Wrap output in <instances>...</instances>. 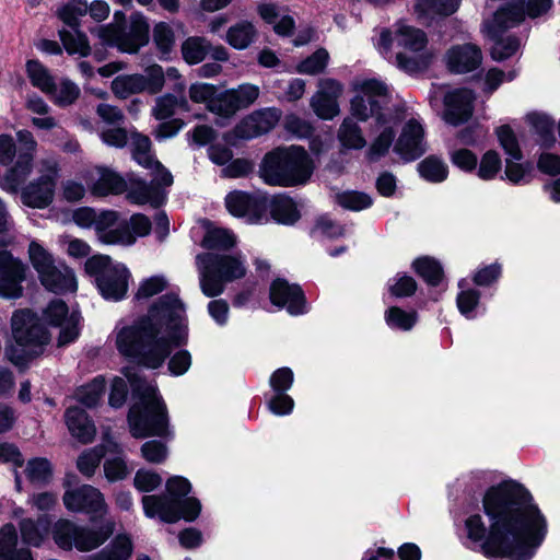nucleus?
<instances>
[{"label":"nucleus","instance_id":"f257e3e1","mask_svg":"<svg viewBox=\"0 0 560 560\" xmlns=\"http://www.w3.org/2000/svg\"><path fill=\"white\" fill-rule=\"evenodd\" d=\"M482 509L489 520L469 515L464 523L466 545L488 558L529 560L542 544L548 524L521 483L508 480L490 487L482 498Z\"/></svg>","mask_w":560,"mask_h":560},{"label":"nucleus","instance_id":"f03ea898","mask_svg":"<svg viewBox=\"0 0 560 560\" xmlns=\"http://www.w3.org/2000/svg\"><path fill=\"white\" fill-rule=\"evenodd\" d=\"M114 334L119 353L147 368L156 369L164 363L173 347L188 340L185 306L174 293L162 295L147 316L132 325L117 326Z\"/></svg>","mask_w":560,"mask_h":560},{"label":"nucleus","instance_id":"7ed1b4c3","mask_svg":"<svg viewBox=\"0 0 560 560\" xmlns=\"http://www.w3.org/2000/svg\"><path fill=\"white\" fill-rule=\"evenodd\" d=\"M354 88L358 94L351 101L352 116L360 120L375 116L381 128L368 151V158L376 161L388 152L395 138L396 121L382 113L390 96L389 88L384 81L375 78L359 80Z\"/></svg>","mask_w":560,"mask_h":560},{"label":"nucleus","instance_id":"20e7f679","mask_svg":"<svg viewBox=\"0 0 560 560\" xmlns=\"http://www.w3.org/2000/svg\"><path fill=\"white\" fill-rule=\"evenodd\" d=\"M126 377L137 399L130 408L128 421L132 436L164 435L167 432L166 406L159 395L158 387L137 373L127 372Z\"/></svg>","mask_w":560,"mask_h":560},{"label":"nucleus","instance_id":"39448f33","mask_svg":"<svg viewBox=\"0 0 560 560\" xmlns=\"http://www.w3.org/2000/svg\"><path fill=\"white\" fill-rule=\"evenodd\" d=\"M428 44L425 33L402 21L394 25V31L382 28L374 46L389 62L406 72H417L427 66L421 55Z\"/></svg>","mask_w":560,"mask_h":560},{"label":"nucleus","instance_id":"423d86ee","mask_svg":"<svg viewBox=\"0 0 560 560\" xmlns=\"http://www.w3.org/2000/svg\"><path fill=\"white\" fill-rule=\"evenodd\" d=\"M313 173L312 160L301 147L277 148L267 153L260 164L262 180L271 186L304 184Z\"/></svg>","mask_w":560,"mask_h":560},{"label":"nucleus","instance_id":"0eeeda50","mask_svg":"<svg viewBox=\"0 0 560 560\" xmlns=\"http://www.w3.org/2000/svg\"><path fill=\"white\" fill-rule=\"evenodd\" d=\"M168 495H144L142 505L148 517L159 516L165 523H175L180 518L194 521L200 513L201 504L195 498H186L191 490L190 482L179 476L166 481Z\"/></svg>","mask_w":560,"mask_h":560},{"label":"nucleus","instance_id":"6e6552de","mask_svg":"<svg viewBox=\"0 0 560 560\" xmlns=\"http://www.w3.org/2000/svg\"><path fill=\"white\" fill-rule=\"evenodd\" d=\"M11 326L15 345L7 349V357L22 366L43 352L50 337L39 318L28 310L14 312Z\"/></svg>","mask_w":560,"mask_h":560},{"label":"nucleus","instance_id":"1a4fd4ad","mask_svg":"<svg viewBox=\"0 0 560 560\" xmlns=\"http://www.w3.org/2000/svg\"><path fill=\"white\" fill-rule=\"evenodd\" d=\"M197 267L201 291L209 298L220 295L225 282L246 275L245 260L241 255L200 254L197 256Z\"/></svg>","mask_w":560,"mask_h":560},{"label":"nucleus","instance_id":"9d476101","mask_svg":"<svg viewBox=\"0 0 560 560\" xmlns=\"http://www.w3.org/2000/svg\"><path fill=\"white\" fill-rule=\"evenodd\" d=\"M85 270L95 278L104 299L119 301L126 296L131 275L125 265L113 262L106 255H94L85 261Z\"/></svg>","mask_w":560,"mask_h":560},{"label":"nucleus","instance_id":"9b49d317","mask_svg":"<svg viewBox=\"0 0 560 560\" xmlns=\"http://www.w3.org/2000/svg\"><path fill=\"white\" fill-rule=\"evenodd\" d=\"M11 222L3 201L0 199V247L9 244L8 235ZM25 266L13 255L0 248V296L18 299L22 295V282L25 280Z\"/></svg>","mask_w":560,"mask_h":560},{"label":"nucleus","instance_id":"f8f14e48","mask_svg":"<svg viewBox=\"0 0 560 560\" xmlns=\"http://www.w3.org/2000/svg\"><path fill=\"white\" fill-rule=\"evenodd\" d=\"M116 528L113 520H106L98 529L78 526L68 520H59L54 526V539L62 549L94 550L103 545Z\"/></svg>","mask_w":560,"mask_h":560},{"label":"nucleus","instance_id":"ddd939ff","mask_svg":"<svg viewBox=\"0 0 560 560\" xmlns=\"http://www.w3.org/2000/svg\"><path fill=\"white\" fill-rule=\"evenodd\" d=\"M38 176L22 188L21 199L31 208H47L54 200L59 178V164L54 158L40 159L36 164Z\"/></svg>","mask_w":560,"mask_h":560},{"label":"nucleus","instance_id":"4468645a","mask_svg":"<svg viewBox=\"0 0 560 560\" xmlns=\"http://www.w3.org/2000/svg\"><path fill=\"white\" fill-rule=\"evenodd\" d=\"M104 44L126 54H137L149 43V24L141 14H132L128 28L118 24L101 26L96 31Z\"/></svg>","mask_w":560,"mask_h":560},{"label":"nucleus","instance_id":"2eb2a0df","mask_svg":"<svg viewBox=\"0 0 560 560\" xmlns=\"http://www.w3.org/2000/svg\"><path fill=\"white\" fill-rule=\"evenodd\" d=\"M164 86V71L154 63L144 69V73L121 74L110 84L112 92L118 98H128L133 94L147 92L158 94Z\"/></svg>","mask_w":560,"mask_h":560},{"label":"nucleus","instance_id":"dca6fc26","mask_svg":"<svg viewBox=\"0 0 560 560\" xmlns=\"http://www.w3.org/2000/svg\"><path fill=\"white\" fill-rule=\"evenodd\" d=\"M18 141L21 145L18 160L3 177V189L16 192L22 184L30 176L33 167L34 154L37 149V142L28 130H19L16 132Z\"/></svg>","mask_w":560,"mask_h":560},{"label":"nucleus","instance_id":"f3484780","mask_svg":"<svg viewBox=\"0 0 560 560\" xmlns=\"http://www.w3.org/2000/svg\"><path fill=\"white\" fill-rule=\"evenodd\" d=\"M63 504L71 512H84L91 515L93 521L103 517L107 512L101 491L89 485L67 490L63 494Z\"/></svg>","mask_w":560,"mask_h":560},{"label":"nucleus","instance_id":"a211bd4d","mask_svg":"<svg viewBox=\"0 0 560 560\" xmlns=\"http://www.w3.org/2000/svg\"><path fill=\"white\" fill-rule=\"evenodd\" d=\"M45 317L50 325L60 327L58 346L62 347L73 342L80 334V314L69 311L62 300L51 301L45 310Z\"/></svg>","mask_w":560,"mask_h":560},{"label":"nucleus","instance_id":"6ab92c4d","mask_svg":"<svg viewBox=\"0 0 560 560\" xmlns=\"http://www.w3.org/2000/svg\"><path fill=\"white\" fill-rule=\"evenodd\" d=\"M281 118V110L268 107L256 110L244 118L235 128V135L242 139H253L272 130Z\"/></svg>","mask_w":560,"mask_h":560},{"label":"nucleus","instance_id":"aec40b11","mask_svg":"<svg viewBox=\"0 0 560 560\" xmlns=\"http://www.w3.org/2000/svg\"><path fill=\"white\" fill-rule=\"evenodd\" d=\"M83 178L95 196L118 195L127 189V183L119 174L103 166L88 170Z\"/></svg>","mask_w":560,"mask_h":560},{"label":"nucleus","instance_id":"412c9836","mask_svg":"<svg viewBox=\"0 0 560 560\" xmlns=\"http://www.w3.org/2000/svg\"><path fill=\"white\" fill-rule=\"evenodd\" d=\"M394 151L406 161L416 160L425 152L424 130L418 120L406 122Z\"/></svg>","mask_w":560,"mask_h":560},{"label":"nucleus","instance_id":"4be33fe9","mask_svg":"<svg viewBox=\"0 0 560 560\" xmlns=\"http://www.w3.org/2000/svg\"><path fill=\"white\" fill-rule=\"evenodd\" d=\"M270 301L278 307H285L292 315L305 312V298L301 288L289 284L283 279L275 280L270 285Z\"/></svg>","mask_w":560,"mask_h":560},{"label":"nucleus","instance_id":"5701e85b","mask_svg":"<svg viewBox=\"0 0 560 560\" xmlns=\"http://www.w3.org/2000/svg\"><path fill=\"white\" fill-rule=\"evenodd\" d=\"M116 220L117 213L114 211L96 212V220L93 228L95 229L100 241L105 244H119L125 246L132 245L135 243V237L130 233L127 224L112 229Z\"/></svg>","mask_w":560,"mask_h":560},{"label":"nucleus","instance_id":"b1692460","mask_svg":"<svg viewBox=\"0 0 560 560\" xmlns=\"http://www.w3.org/2000/svg\"><path fill=\"white\" fill-rule=\"evenodd\" d=\"M482 61V54L474 44L455 45L446 52V65L452 72L467 73L477 69Z\"/></svg>","mask_w":560,"mask_h":560},{"label":"nucleus","instance_id":"393cba45","mask_svg":"<svg viewBox=\"0 0 560 560\" xmlns=\"http://www.w3.org/2000/svg\"><path fill=\"white\" fill-rule=\"evenodd\" d=\"M474 93L468 89H456L445 96V120L452 125L466 121L472 114Z\"/></svg>","mask_w":560,"mask_h":560},{"label":"nucleus","instance_id":"a878e982","mask_svg":"<svg viewBox=\"0 0 560 560\" xmlns=\"http://www.w3.org/2000/svg\"><path fill=\"white\" fill-rule=\"evenodd\" d=\"M225 207L228 211L238 218H246L249 222L259 221L260 205L257 198L241 190H234L226 195Z\"/></svg>","mask_w":560,"mask_h":560},{"label":"nucleus","instance_id":"bb28decb","mask_svg":"<svg viewBox=\"0 0 560 560\" xmlns=\"http://www.w3.org/2000/svg\"><path fill=\"white\" fill-rule=\"evenodd\" d=\"M45 288L55 293L74 292L77 279L72 269L58 264L39 278Z\"/></svg>","mask_w":560,"mask_h":560},{"label":"nucleus","instance_id":"cd10ccee","mask_svg":"<svg viewBox=\"0 0 560 560\" xmlns=\"http://www.w3.org/2000/svg\"><path fill=\"white\" fill-rule=\"evenodd\" d=\"M460 0H416L413 13L420 22L427 23L438 16H447L457 11Z\"/></svg>","mask_w":560,"mask_h":560},{"label":"nucleus","instance_id":"c85d7f7f","mask_svg":"<svg viewBox=\"0 0 560 560\" xmlns=\"http://www.w3.org/2000/svg\"><path fill=\"white\" fill-rule=\"evenodd\" d=\"M66 424L75 439L82 443H90L95 436L96 429L85 411L78 407H69L65 415Z\"/></svg>","mask_w":560,"mask_h":560},{"label":"nucleus","instance_id":"c756f323","mask_svg":"<svg viewBox=\"0 0 560 560\" xmlns=\"http://www.w3.org/2000/svg\"><path fill=\"white\" fill-rule=\"evenodd\" d=\"M133 552V542L129 535H117L105 548L89 557L88 560H129Z\"/></svg>","mask_w":560,"mask_h":560},{"label":"nucleus","instance_id":"7c9ffc66","mask_svg":"<svg viewBox=\"0 0 560 560\" xmlns=\"http://www.w3.org/2000/svg\"><path fill=\"white\" fill-rule=\"evenodd\" d=\"M525 3L518 1L499 9L493 16V27L498 31L512 28L525 20Z\"/></svg>","mask_w":560,"mask_h":560},{"label":"nucleus","instance_id":"2f4dec72","mask_svg":"<svg viewBox=\"0 0 560 560\" xmlns=\"http://www.w3.org/2000/svg\"><path fill=\"white\" fill-rule=\"evenodd\" d=\"M49 526L50 521L47 516H40L36 522L24 518L20 523L21 537L25 544L38 547L48 535Z\"/></svg>","mask_w":560,"mask_h":560},{"label":"nucleus","instance_id":"473e14b6","mask_svg":"<svg viewBox=\"0 0 560 560\" xmlns=\"http://www.w3.org/2000/svg\"><path fill=\"white\" fill-rule=\"evenodd\" d=\"M125 191H127L128 200L132 203H150L155 207L161 203V196L158 187L153 184H148L144 180H132Z\"/></svg>","mask_w":560,"mask_h":560},{"label":"nucleus","instance_id":"72a5a7b5","mask_svg":"<svg viewBox=\"0 0 560 560\" xmlns=\"http://www.w3.org/2000/svg\"><path fill=\"white\" fill-rule=\"evenodd\" d=\"M256 36L257 31L254 24L241 21L228 30L225 40L235 49H245L255 40Z\"/></svg>","mask_w":560,"mask_h":560},{"label":"nucleus","instance_id":"f704fd0d","mask_svg":"<svg viewBox=\"0 0 560 560\" xmlns=\"http://www.w3.org/2000/svg\"><path fill=\"white\" fill-rule=\"evenodd\" d=\"M271 217L279 223L293 224L300 218L296 203L288 196H277L271 201Z\"/></svg>","mask_w":560,"mask_h":560},{"label":"nucleus","instance_id":"c9c22d12","mask_svg":"<svg viewBox=\"0 0 560 560\" xmlns=\"http://www.w3.org/2000/svg\"><path fill=\"white\" fill-rule=\"evenodd\" d=\"M188 110V102L184 96L177 97L172 94H165L155 100V105L152 108V115L159 119H167L172 117L176 109Z\"/></svg>","mask_w":560,"mask_h":560},{"label":"nucleus","instance_id":"e433bc0d","mask_svg":"<svg viewBox=\"0 0 560 560\" xmlns=\"http://www.w3.org/2000/svg\"><path fill=\"white\" fill-rule=\"evenodd\" d=\"M131 151L135 161L145 167L151 168L152 164L158 161L151 151V140L149 137L138 132L130 133Z\"/></svg>","mask_w":560,"mask_h":560},{"label":"nucleus","instance_id":"4c0bfd02","mask_svg":"<svg viewBox=\"0 0 560 560\" xmlns=\"http://www.w3.org/2000/svg\"><path fill=\"white\" fill-rule=\"evenodd\" d=\"M338 139L347 149L359 150L366 144L360 127L350 117L343 119L338 130Z\"/></svg>","mask_w":560,"mask_h":560},{"label":"nucleus","instance_id":"58836bf2","mask_svg":"<svg viewBox=\"0 0 560 560\" xmlns=\"http://www.w3.org/2000/svg\"><path fill=\"white\" fill-rule=\"evenodd\" d=\"M26 72L31 83L46 94H51L55 88L54 78L48 69L37 60H28Z\"/></svg>","mask_w":560,"mask_h":560},{"label":"nucleus","instance_id":"ea45409f","mask_svg":"<svg viewBox=\"0 0 560 560\" xmlns=\"http://www.w3.org/2000/svg\"><path fill=\"white\" fill-rule=\"evenodd\" d=\"M210 51V43L203 37H188L182 44L184 60L189 65L201 62Z\"/></svg>","mask_w":560,"mask_h":560},{"label":"nucleus","instance_id":"a19ab883","mask_svg":"<svg viewBox=\"0 0 560 560\" xmlns=\"http://www.w3.org/2000/svg\"><path fill=\"white\" fill-rule=\"evenodd\" d=\"M60 39L68 54H78L81 57H86L91 52V47L85 34L74 31H60Z\"/></svg>","mask_w":560,"mask_h":560},{"label":"nucleus","instance_id":"79ce46f5","mask_svg":"<svg viewBox=\"0 0 560 560\" xmlns=\"http://www.w3.org/2000/svg\"><path fill=\"white\" fill-rule=\"evenodd\" d=\"M416 272L430 285H438L443 278L441 265L430 258L422 257L413 261Z\"/></svg>","mask_w":560,"mask_h":560},{"label":"nucleus","instance_id":"37998d69","mask_svg":"<svg viewBox=\"0 0 560 560\" xmlns=\"http://www.w3.org/2000/svg\"><path fill=\"white\" fill-rule=\"evenodd\" d=\"M420 175L433 183L443 182L447 177L446 164L436 156H429L418 164Z\"/></svg>","mask_w":560,"mask_h":560},{"label":"nucleus","instance_id":"c03bdc74","mask_svg":"<svg viewBox=\"0 0 560 560\" xmlns=\"http://www.w3.org/2000/svg\"><path fill=\"white\" fill-rule=\"evenodd\" d=\"M105 389V380L102 376L95 377L91 383L77 389L75 398L86 407L95 406Z\"/></svg>","mask_w":560,"mask_h":560},{"label":"nucleus","instance_id":"a18cd8bd","mask_svg":"<svg viewBox=\"0 0 560 560\" xmlns=\"http://www.w3.org/2000/svg\"><path fill=\"white\" fill-rule=\"evenodd\" d=\"M235 236L221 228L209 229L202 240V246L208 249H229L235 245Z\"/></svg>","mask_w":560,"mask_h":560},{"label":"nucleus","instance_id":"49530a36","mask_svg":"<svg viewBox=\"0 0 560 560\" xmlns=\"http://www.w3.org/2000/svg\"><path fill=\"white\" fill-rule=\"evenodd\" d=\"M28 255L33 267L39 275V278L56 266L52 256L35 241L30 243Z\"/></svg>","mask_w":560,"mask_h":560},{"label":"nucleus","instance_id":"de8ad7c7","mask_svg":"<svg viewBox=\"0 0 560 560\" xmlns=\"http://www.w3.org/2000/svg\"><path fill=\"white\" fill-rule=\"evenodd\" d=\"M25 475L33 483H47L52 475L51 465L46 458H33L26 464Z\"/></svg>","mask_w":560,"mask_h":560},{"label":"nucleus","instance_id":"09e8293b","mask_svg":"<svg viewBox=\"0 0 560 560\" xmlns=\"http://www.w3.org/2000/svg\"><path fill=\"white\" fill-rule=\"evenodd\" d=\"M385 320L390 328L410 330L417 322V313L406 312L400 307L393 306L386 311Z\"/></svg>","mask_w":560,"mask_h":560},{"label":"nucleus","instance_id":"8fccbe9b","mask_svg":"<svg viewBox=\"0 0 560 560\" xmlns=\"http://www.w3.org/2000/svg\"><path fill=\"white\" fill-rule=\"evenodd\" d=\"M88 13L86 0H70L58 10L60 20L70 27L79 26V19Z\"/></svg>","mask_w":560,"mask_h":560},{"label":"nucleus","instance_id":"3c124183","mask_svg":"<svg viewBox=\"0 0 560 560\" xmlns=\"http://www.w3.org/2000/svg\"><path fill=\"white\" fill-rule=\"evenodd\" d=\"M502 167V161L498 152L493 150L487 151L479 163L477 175L482 180L493 179Z\"/></svg>","mask_w":560,"mask_h":560},{"label":"nucleus","instance_id":"603ef678","mask_svg":"<svg viewBox=\"0 0 560 560\" xmlns=\"http://www.w3.org/2000/svg\"><path fill=\"white\" fill-rule=\"evenodd\" d=\"M153 42L162 57L168 55L175 44L172 27L165 22L158 23L153 28Z\"/></svg>","mask_w":560,"mask_h":560},{"label":"nucleus","instance_id":"864d4df0","mask_svg":"<svg viewBox=\"0 0 560 560\" xmlns=\"http://www.w3.org/2000/svg\"><path fill=\"white\" fill-rule=\"evenodd\" d=\"M232 96L237 110L249 107L258 98L260 90L257 85L245 83L236 89L228 90Z\"/></svg>","mask_w":560,"mask_h":560},{"label":"nucleus","instance_id":"5fc2aeb1","mask_svg":"<svg viewBox=\"0 0 560 560\" xmlns=\"http://www.w3.org/2000/svg\"><path fill=\"white\" fill-rule=\"evenodd\" d=\"M497 136L509 158L520 161L523 155L513 130L504 125L497 129Z\"/></svg>","mask_w":560,"mask_h":560},{"label":"nucleus","instance_id":"6e6d98bb","mask_svg":"<svg viewBox=\"0 0 560 560\" xmlns=\"http://www.w3.org/2000/svg\"><path fill=\"white\" fill-rule=\"evenodd\" d=\"M336 198L341 207L354 211L366 209L372 205L371 197L359 191H346L338 194Z\"/></svg>","mask_w":560,"mask_h":560},{"label":"nucleus","instance_id":"4d7b16f0","mask_svg":"<svg viewBox=\"0 0 560 560\" xmlns=\"http://www.w3.org/2000/svg\"><path fill=\"white\" fill-rule=\"evenodd\" d=\"M328 58V52L325 49H318L312 56L303 60L298 66L296 71L311 75L319 73L326 68Z\"/></svg>","mask_w":560,"mask_h":560},{"label":"nucleus","instance_id":"13d9d810","mask_svg":"<svg viewBox=\"0 0 560 560\" xmlns=\"http://www.w3.org/2000/svg\"><path fill=\"white\" fill-rule=\"evenodd\" d=\"M55 103L59 106H68L74 103L79 95L80 89L71 81L65 80L58 86L55 85L52 93Z\"/></svg>","mask_w":560,"mask_h":560},{"label":"nucleus","instance_id":"bf43d9fd","mask_svg":"<svg viewBox=\"0 0 560 560\" xmlns=\"http://www.w3.org/2000/svg\"><path fill=\"white\" fill-rule=\"evenodd\" d=\"M18 535L12 524H7L0 529V560H9L18 550Z\"/></svg>","mask_w":560,"mask_h":560},{"label":"nucleus","instance_id":"052dcab7","mask_svg":"<svg viewBox=\"0 0 560 560\" xmlns=\"http://www.w3.org/2000/svg\"><path fill=\"white\" fill-rule=\"evenodd\" d=\"M103 456L104 451L102 447L88 450L78 458L77 467L81 474L86 477H91L100 465Z\"/></svg>","mask_w":560,"mask_h":560},{"label":"nucleus","instance_id":"680f3d73","mask_svg":"<svg viewBox=\"0 0 560 560\" xmlns=\"http://www.w3.org/2000/svg\"><path fill=\"white\" fill-rule=\"evenodd\" d=\"M311 106L322 119H332L339 114V105L337 100L332 97L314 95L311 100Z\"/></svg>","mask_w":560,"mask_h":560},{"label":"nucleus","instance_id":"e2e57ef3","mask_svg":"<svg viewBox=\"0 0 560 560\" xmlns=\"http://www.w3.org/2000/svg\"><path fill=\"white\" fill-rule=\"evenodd\" d=\"M162 483V477L149 469H139L133 478V486L141 492H151Z\"/></svg>","mask_w":560,"mask_h":560},{"label":"nucleus","instance_id":"0e129e2a","mask_svg":"<svg viewBox=\"0 0 560 560\" xmlns=\"http://www.w3.org/2000/svg\"><path fill=\"white\" fill-rule=\"evenodd\" d=\"M520 45V40L515 37L500 38L491 48V57L497 61L508 59L517 51Z\"/></svg>","mask_w":560,"mask_h":560},{"label":"nucleus","instance_id":"69168bd1","mask_svg":"<svg viewBox=\"0 0 560 560\" xmlns=\"http://www.w3.org/2000/svg\"><path fill=\"white\" fill-rule=\"evenodd\" d=\"M104 472L108 481L114 482L125 479L129 474L125 459L122 457L107 458L104 463Z\"/></svg>","mask_w":560,"mask_h":560},{"label":"nucleus","instance_id":"338daca9","mask_svg":"<svg viewBox=\"0 0 560 560\" xmlns=\"http://www.w3.org/2000/svg\"><path fill=\"white\" fill-rule=\"evenodd\" d=\"M167 287V280L163 276H153L148 279H144L137 291V299H148L151 298Z\"/></svg>","mask_w":560,"mask_h":560},{"label":"nucleus","instance_id":"774afa93","mask_svg":"<svg viewBox=\"0 0 560 560\" xmlns=\"http://www.w3.org/2000/svg\"><path fill=\"white\" fill-rule=\"evenodd\" d=\"M209 110L223 117H230L237 112V107L230 92L225 91L218 97H213L212 102L209 104Z\"/></svg>","mask_w":560,"mask_h":560}]
</instances>
